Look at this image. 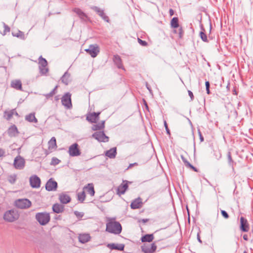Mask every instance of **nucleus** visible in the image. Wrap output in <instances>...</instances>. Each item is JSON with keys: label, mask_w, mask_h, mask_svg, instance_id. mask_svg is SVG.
Returning <instances> with one entry per match:
<instances>
[{"label": "nucleus", "mask_w": 253, "mask_h": 253, "mask_svg": "<svg viewBox=\"0 0 253 253\" xmlns=\"http://www.w3.org/2000/svg\"><path fill=\"white\" fill-rule=\"evenodd\" d=\"M122 230V225L118 221H110L106 223V231L109 233L119 234Z\"/></svg>", "instance_id": "f257e3e1"}, {"label": "nucleus", "mask_w": 253, "mask_h": 253, "mask_svg": "<svg viewBox=\"0 0 253 253\" xmlns=\"http://www.w3.org/2000/svg\"><path fill=\"white\" fill-rule=\"evenodd\" d=\"M36 218L41 225H44L49 221L50 215L46 212H39L36 214Z\"/></svg>", "instance_id": "f03ea898"}, {"label": "nucleus", "mask_w": 253, "mask_h": 253, "mask_svg": "<svg viewBox=\"0 0 253 253\" xmlns=\"http://www.w3.org/2000/svg\"><path fill=\"white\" fill-rule=\"evenodd\" d=\"M19 217L18 212L14 210L8 211L5 212L3 215V218L5 220L8 222H13L17 220Z\"/></svg>", "instance_id": "7ed1b4c3"}, {"label": "nucleus", "mask_w": 253, "mask_h": 253, "mask_svg": "<svg viewBox=\"0 0 253 253\" xmlns=\"http://www.w3.org/2000/svg\"><path fill=\"white\" fill-rule=\"evenodd\" d=\"M31 205V202L28 199H19L15 201V206L20 209H28Z\"/></svg>", "instance_id": "20e7f679"}, {"label": "nucleus", "mask_w": 253, "mask_h": 253, "mask_svg": "<svg viewBox=\"0 0 253 253\" xmlns=\"http://www.w3.org/2000/svg\"><path fill=\"white\" fill-rule=\"evenodd\" d=\"M39 69L42 75H45L48 72L46 60L41 56L39 58Z\"/></svg>", "instance_id": "39448f33"}, {"label": "nucleus", "mask_w": 253, "mask_h": 253, "mask_svg": "<svg viewBox=\"0 0 253 253\" xmlns=\"http://www.w3.org/2000/svg\"><path fill=\"white\" fill-rule=\"evenodd\" d=\"M62 105L67 109H70L72 107L71 102V94L69 92L66 93L61 98Z\"/></svg>", "instance_id": "423d86ee"}, {"label": "nucleus", "mask_w": 253, "mask_h": 253, "mask_svg": "<svg viewBox=\"0 0 253 253\" xmlns=\"http://www.w3.org/2000/svg\"><path fill=\"white\" fill-rule=\"evenodd\" d=\"M68 153L69 155L72 157L80 156L81 154V152L79 149L78 144L75 143L70 145L69 148Z\"/></svg>", "instance_id": "0eeeda50"}, {"label": "nucleus", "mask_w": 253, "mask_h": 253, "mask_svg": "<svg viewBox=\"0 0 253 253\" xmlns=\"http://www.w3.org/2000/svg\"><path fill=\"white\" fill-rule=\"evenodd\" d=\"M85 51L88 53L92 57L94 58L97 56L100 52L99 46L96 44H90L89 48L85 49Z\"/></svg>", "instance_id": "6e6552de"}, {"label": "nucleus", "mask_w": 253, "mask_h": 253, "mask_svg": "<svg viewBox=\"0 0 253 253\" xmlns=\"http://www.w3.org/2000/svg\"><path fill=\"white\" fill-rule=\"evenodd\" d=\"M92 137L99 142H108L109 137L106 135L104 131H97L92 134Z\"/></svg>", "instance_id": "1a4fd4ad"}, {"label": "nucleus", "mask_w": 253, "mask_h": 253, "mask_svg": "<svg viewBox=\"0 0 253 253\" xmlns=\"http://www.w3.org/2000/svg\"><path fill=\"white\" fill-rule=\"evenodd\" d=\"M25 160L20 156H17L14 161L13 165L16 169H23L25 166Z\"/></svg>", "instance_id": "9d476101"}, {"label": "nucleus", "mask_w": 253, "mask_h": 253, "mask_svg": "<svg viewBox=\"0 0 253 253\" xmlns=\"http://www.w3.org/2000/svg\"><path fill=\"white\" fill-rule=\"evenodd\" d=\"M57 186V182L51 178L47 181L45 184V189L48 191H55L56 190Z\"/></svg>", "instance_id": "9b49d317"}, {"label": "nucleus", "mask_w": 253, "mask_h": 253, "mask_svg": "<svg viewBox=\"0 0 253 253\" xmlns=\"http://www.w3.org/2000/svg\"><path fill=\"white\" fill-rule=\"evenodd\" d=\"M91 8L96 12L98 15H99L105 21L109 22L110 19L108 16H107L103 9H100L99 7L93 6Z\"/></svg>", "instance_id": "f8f14e48"}, {"label": "nucleus", "mask_w": 253, "mask_h": 253, "mask_svg": "<svg viewBox=\"0 0 253 253\" xmlns=\"http://www.w3.org/2000/svg\"><path fill=\"white\" fill-rule=\"evenodd\" d=\"M130 183L127 180H123L122 183L117 188V194L121 195L124 194L128 188V183Z\"/></svg>", "instance_id": "ddd939ff"}, {"label": "nucleus", "mask_w": 253, "mask_h": 253, "mask_svg": "<svg viewBox=\"0 0 253 253\" xmlns=\"http://www.w3.org/2000/svg\"><path fill=\"white\" fill-rule=\"evenodd\" d=\"M30 185L33 188H39L41 185L40 178L37 175H33L30 178Z\"/></svg>", "instance_id": "4468645a"}, {"label": "nucleus", "mask_w": 253, "mask_h": 253, "mask_svg": "<svg viewBox=\"0 0 253 253\" xmlns=\"http://www.w3.org/2000/svg\"><path fill=\"white\" fill-rule=\"evenodd\" d=\"M240 230L243 232H248L250 227L247 220L243 216L240 218Z\"/></svg>", "instance_id": "2eb2a0df"}, {"label": "nucleus", "mask_w": 253, "mask_h": 253, "mask_svg": "<svg viewBox=\"0 0 253 253\" xmlns=\"http://www.w3.org/2000/svg\"><path fill=\"white\" fill-rule=\"evenodd\" d=\"M59 200L62 204H67L71 202V198L68 194L63 192L59 195Z\"/></svg>", "instance_id": "dca6fc26"}, {"label": "nucleus", "mask_w": 253, "mask_h": 253, "mask_svg": "<svg viewBox=\"0 0 253 253\" xmlns=\"http://www.w3.org/2000/svg\"><path fill=\"white\" fill-rule=\"evenodd\" d=\"M19 132L15 125L10 126L7 130V134L10 137H15L18 135Z\"/></svg>", "instance_id": "f3484780"}, {"label": "nucleus", "mask_w": 253, "mask_h": 253, "mask_svg": "<svg viewBox=\"0 0 253 253\" xmlns=\"http://www.w3.org/2000/svg\"><path fill=\"white\" fill-rule=\"evenodd\" d=\"M142 205V200L140 197H138L134 200L130 204V208L133 210L138 209L140 208Z\"/></svg>", "instance_id": "a211bd4d"}, {"label": "nucleus", "mask_w": 253, "mask_h": 253, "mask_svg": "<svg viewBox=\"0 0 253 253\" xmlns=\"http://www.w3.org/2000/svg\"><path fill=\"white\" fill-rule=\"evenodd\" d=\"M107 247L110 249L116 250L120 251H123L125 248V245L124 244H115V243H111L108 244L107 245Z\"/></svg>", "instance_id": "6ab92c4d"}, {"label": "nucleus", "mask_w": 253, "mask_h": 253, "mask_svg": "<svg viewBox=\"0 0 253 253\" xmlns=\"http://www.w3.org/2000/svg\"><path fill=\"white\" fill-rule=\"evenodd\" d=\"M73 11L79 16L82 20L86 21L88 19V16L87 15L84 13L81 9L79 8H75L73 9Z\"/></svg>", "instance_id": "aec40b11"}, {"label": "nucleus", "mask_w": 253, "mask_h": 253, "mask_svg": "<svg viewBox=\"0 0 253 253\" xmlns=\"http://www.w3.org/2000/svg\"><path fill=\"white\" fill-rule=\"evenodd\" d=\"M113 62H114L115 64L117 66V67L119 69H124V68L123 67V65L122 63V60L121 58V57L116 54L114 55L113 58Z\"/></svg>", "instance_id": "412c9836"}, {"label": "nucleus", "mask_w": 253, "mask_h": 253, "mask_svg": "<svg viewBox=\"0 0 253 253\" xmlns=\"http://www.w3.org/2000/svg\"><path fill=\"white\" fill-rule=\"evenodd\" d=\"M105 155L110 159H114L117 155V148L113 147L105 152Z\"/></svg>", "instance_id": "4be33fe9"}, {"label": "nucleus", "mask_w": 253, "mask_h": 253, "mask_svg": "<svg viewBox=\"0 0 253 253\" xmlns=\"http://www.w3.org/2000/svg\"><path fill=\"white\" fill-rule=\"evenodd\" d=\"M52 211L56 213H62L64 211V206L58 203L54 204L52 206Z\"/></svg>", "instance_id": "5701e85b"}, {"label": "nucleus", "mask_w": 253, "mask_h": 253, "mask_svg": "<svg viewBox=\"0 0 253 253\" xmlns=\"http://www.w3.org/2000/svg\"><path fill=\"white\" fill-rule=\"evenodd\" d=\"M11 86L17 90H22V83L20 80H13L11 83Z\"/></svg>", "instance_id": "b1692460"}, {"label": "nucleus", "mask_w": 253, "mask_h": 253, "mask_svg": "<svg viewBox=\"0 0 253 253\" xmlns=\"http://www.w3.org/2000/svg\"><path fill=\"white\" fill-rule=\"evenodd\" d=\"M25 120L30 123H38V120L35 117V113H32L25 116Z\"/></svg>", "instance_id": "393cba45"}, {"label": "nucleus", "mask_w": 253, "mask_h": 253, "mask_svg": "<svg viewBox=\"0 0 253 253\" xmlns=\"http://www.w3.org/2000/svg\"><path fill=\"white\" fill-rule=\"evenodd\" d=\"M90 239V236L88 234H83L79 236V242L83 244L87 242Z\"/></svg>", "instance_id": "a878e982"}, {"label": "nucleus", "mask_w": 253, "mask_h": 253, "mask_svg": "<svg viewBox=\"0 0 253 253\" xmlns=\"http://www.w3.org/2000/svg\"><path fill=\"white\" fill-rule=\"evenodd\" d=\"M86 190L87 192L90 194L91 196H93L95 194L93 184L92 183H88L86 186L84 187Z\"/></svg>", "instance_id": "bb28decb"}, {"label": "nucleus", "mask_w": 253, "mask_h": 253, "mask_svg": "<svg viewBox=\"0 0 253 253\" xmlns=\"http://www.w3.org/2000/svg\"><path fill=\"white\" fill-rule=\"evenodd\" d=\"M154 236L152 234H146L141 238L142 242H151L154 239Z\"/></svg>", "instance_id": "cd10ccee"}, {"label": "nucleus", "mask_w": 253, "mask_h": 253, "mask_svg": "<svg viewBox=\"0 0 253 253\" xmlns=\"http://www.w3.org/2000/svg\"><path fill=\"white\" fill-rule=\"evenodd\" d=\"M170 25L172 28L176 29L179 28L178 18L177 17L172 18L170 21Z\"/></svg>", "instance_id": "c85d7f7f"}, {"label": "nucleus", "mask_w": 253, "mask_h": 253, "mask_svg": "<svg viewBox=\"0 0 253 253\" xmlns=\"http://www.w3.org/2000/svg\"><path fill=\"white\" fill-rule=\"evenodd\" d=\"M86 120L91 123H96L97 120L96 118L95 112L88 114L86 118Z\"/></svg>", "instance_id": "c756f323"}, {"label": "nucleus", "mask_w": 253, "mask_h": 253, "mask_svg": "<svg viewBox=\"0 0 253 253\" xmlns=\"http://www.w3.org/2000/svg\"><path fill=\"white\" fill-rule=\"evenodd\" d=\"M202 31L200 32V37L201 39V40L205 42H209V40L208 39L207 36L206 34L205 33V29L202 27H201Z\"/></svg>", "instance_id": "7c9ffc66"}, {"label": "nucleus", "mask_w": 253, "mask_h": 253, "mask_svg": "<svg viewBox=\"0 0 253 253\" xmlns=\"http://www.w3.org/2000/svg\"><path fill=\"white\" fill-rule=\"evenodd\" d=\"M105 127V121H102L101 123L98 124L93 125L92 126L93 130H99L103 129Z\"/></svg>", "instance_id": "2f4dec72"}, {"label": "nucleus", "mask_w": 253, "mask_h": 253, "mask_svg": "<svg viewBox=\"0 0 253 253\" xmlns=\"http://www.w3.org/2000/svg\"><path fill=\"white\" fill-rule=\"evenodd\" d=\"M49 148L54 149L56 148V141L54 137H52L48 142Z\"/></svg>", "instance_id": "473e14b6"}, {"label": "nucleus", "mask_w": 253, "mask_h": 253, "mask_svg": "<svg viewBox=\"0 0 253 253\" xmlns=\"http://www.w3.org/2000/svg\"><path fill=\"white\" fill-rule=\"evenodd\" d=\"M14 110L10 111H5L4 112V117L7 120H9L14 114Z\"/></svg>", "instance_id": "72a5a7b5"}, {"label": "nucleus", "mask_w": 253, "mask_h": 253, "mask_svg": "<svg viewBox=\"0 0 253 253\" xmlns=\"http://www.w3.org/2000/svg\"><path fill=\"white\" fill-rule=\"evenodd\" d=\"M182 159L183 160V162L184 163L186 167L192 169L195 172H198L197 168H196L195 167H193L192 165H191V164L183 157H182Z\"/></svg>", "instance_id": "f704fd0d"}, {"label": "nucleus", "mask_w": 253, "mask_h": 253, "mask_svg": "<svg viewBox=\"0 0 253 253\" xmlns=\"http://www.w3.org/2000/svg\"><path fill=\"white\" fill-rule=\"evenodd\" d=\"M173 32L175 34H177L179 39H182L183 37L184 31L181 26L179 28L178 31L175 29L173 31Z\"/></svg>", "instance_id": "c9c22d12"}, {"label": "nucleus", "mask_w": 253, "mask_h": 253, "mask_svg": "<svg viewBox=\"0 0 253 253\" xmlns=\"http://www.w3.org/2000/svg\"><path fill=\"white\" fill-rule=\"evenodd\" d=\"M141 251L144 253H152L150 250V246L144 244L141 246Z\"/></svg>", "instance_id": "e433bc0d"}, {"label": "nucleus", "mask_w": 253, "mask_h": 253, "mask_svg": "<svg viewBox=\"0 0 253 253\" xmlns=\"http://www.w3.org/2000/svg\"><path fill=\"white\" fill-rule=\"evenodd\" d=\"M57 87L58 86L56 85L49 93L44 94V96L46 99H49L52 97L55 94Z\"/></svg>", "instance_id": "4c0bfd02"}, {"label": "nucleus", "mask_w": 253, "mask_h": 253, "mask_svg": "<svg viewBox=\"0 0 253 253\" xmlns=\"http://www.w3.org/2000/svg\"><path fill=\"white\" fill-rule=\"evenodd\" d=\"M69 75L67 73V72H65L61 78L62 82L63 83L67 85L69 83Z\"/></svg>", "instance_id": "58836bf2"}, {"label": "nucleus", "mask_w": 253, "mask_h": 253, "mask_svg": "<svg viewBox=\"0 0 253 253\" xmlns=\"http://www.w3.org/2000/svg\"><path fill=\"white\" fill-rule=\"evenodd\" d=\"M85 198V194L84 191L78 193V199L81 203H83Z\"/></svg>", "instance_id": "ea45409f"}, {"label": "nucleus", "mask_w": 253, "mask_h": 253, "mask_svg": "<svg viewBox=\"0 0 253 253\" xmlns=\"http://www.w3.org/2000/svg\"><path fill=\"white\" fill-rule=\"evenodd\" d=\"M12 34L13 36L20 38L21 39H24V34L23 32L20 31H18L17 33L12 32Z\"/></svg>", "instance_id": "a19ab883"}, {"label": "nucleus", "mask_w": 253, "mask_h": 253, "mask_svg": "<svg viewBox=\"0 0 253 253\" xmlns=\"http://www.w3.org/2000/svg\"><path fill=\"white\" fill-rule=\"evenodd\" d=\"M227 159L228 162L230 166L233 167L234 161L232 158L231 153L230 152H228L227 153Z\"/></svg>", "instance_id": "79ce46f5"}, {"label": "nucleus", "mask_w": 253, "mask_h": 253, "mask_svg": "<svg viewBox=\"0 0 253 253\" xmlns=\"http://www.w3.org/2000/svg\"><path fill=\"white\" fill-rule=\"evenodd\" d=\"M7 179L10 183L13 184L16 180V175H9Z\"/></svg>", "instance_id": "37998d69"}, {"label": "nucleus", "mask_w": 253, "mask_h": 253, "mask_svg": "<svg viewBox=\"0 0 253 253\" xmlns=\"http://www.w3.org/2000/svg\"><path fill=\"white\" fill-rule=\"evenodd\" d=\"M3 27H4V30H3L2 35H5L7 33H8L10 32V29L8 25L5 24V23H3Z\"/></svg>", "instance_id": "c03bdc74"}, {"label": "nucleus", "mask_w": 253, "mask_h": 253, "mask_svg": "<svg viewBox=\"0 0 253 253\" xmlns=\"http://www.w3.org/2000/svg\"><path fill=\"white\" fill-rule=\"evenodd\" d=\"M60 162V160L55 157H53L51 159V161L50 164L51 165H58Z\"/></svg>", "instance_id": "a18cd8bd"}, {"label": "nucleus", "mask_w": 253, "mask_h": 253, "mask_svg": "<svg viewBox=\"0 0 253 253\" xmlns=\"http://www.w3.org/2000/svg\"><path fill=\"white\" fill-rule=\"evenodd\" d=\"M206 92L208 94H211V91L210 90V84L209 81H206L205 83Z\"/></svg>", "instance_id": "49530a36"}, {"label": "nucleus", "mask_w": 253, "mask_h": 253, "mask_svg": "<svg viewBox=\"0 0 253 253\" xmlns=\"http://www.w3.org/2000/svg\"><path fill=\"white\" fill-rule=\"evenodd\" d=\"M138 42L142 46H146L148 45V43L145 41H143L141 39L138 38Z\"/></svg>", "instance_id": "de8ad7c7"}, {"label": "nucleus", "mask_w": 253, "mask_h": 253, "mask_svg": "<svg viewBox=\"0 0 253 253\" xmlns=\"http://www.w3.org/2000/svg\"><path fill=\"white\" fill-rule=\"evenodd\" d=\"M221 215L226 219H227L229 218V215L228 213L224 210H221Z\"/></svg>", "instance_id": "09e8293b"}, {"label": "nucleus", "mask_w": 253, "mask_h": 253, "mask_svg": "<svg viewBox=\"0 0 253 253\" xmlns=\"http://www.w3.org/2000/svg\"><path fill=\"white\" fill-rule=\"evenodd\" d=\"M157 249V246L155 243H152L150 246V250L152 252V253H153L156 251Z\"/></svg>", "instance_id": "8fccbe9b"}, {"label": "nucleus", "mask_w": 253, "mask_h": 253, "mask_svg": "<svg viewBox=\"0 0 253 253\" xmlns=\"http://www.w3.org/2000/svg\"><path fill=\"white\" fill-rule=\"evenodd\" d=\"M164 126H165V127L166 131H167V133L169 135H170V130L168 127V124H167L166 120H164Z\"/></svg>", "instance_id": "3c124183"}, {"label": "nucleus", "mask_w": 253, "mask_h": 253, "mask_svg": "<svg viewBox=\"0 0 253 253\" xmlns=\"http://www.w3.org/2000/svg\"><path fill=\"white\" fill-rule=\"evenodd\" d=\"M75 214L78 218H82L84 216V213L82 212H79L78 211H75L74 212Z\"/></svg>", "instance_id": "603ef678"}, {"label": "nucleus", "mask_w": 253, "mask_h": 253, "mask_svg": "<svg viewBox=\"0 0 253 253\" xmlns=\"http://www.w3.org/2000/svg\"><path fill=\"white\" fill-rule=\"evenodd\" d=\"M138 166V164L137 163H134L133 164H129L128 167L126 169H131L132 167H133L134 166Z\"/></svg>", "instance_id": "864d4df0"}, {"label": "nucleus", "mask_w": 253, "mask_h": 253, "mask_svg": "<svg viewBox=\"0 0 253 253\" xmlns=\"http://www.w3.org/2000/svg\"><path fill=\"white\" fill-rule=\"evenodd\" d=\"M188 93L189 96L190 97L191 101H193L194 98V96L193 92L191 90H188Z\"/></svg>", "instance_id": "5fc2aeb1"}, {"label": "nucleus", "mask_w": 253, "mask_h": 253, "mask_svg": "<svg viewBox=\"0 0 253 253\" xmlns=\"http://www.w3.org/2000/svg\"><path fill=\"white\" fill-rule=\"evenodd\" d=\"M5 154V151L3 149L0 148V158L3 157Z\"/></svg>", "instance_id": "6e6d98bb"}, {"label": "nucleus", "mask_w": 253, "mask_h": 253, "mask_svg": "<svg viewBox=\"0 0 253 253\" xmlns=\"http://www.w3.org/2000/svg\"><path fill=\"white\" fill-rule=\"evenodd\" d=\"M199 134L200 139L201 141V142L203 141H204V137L202 136V133H201V131L200 130H199Z\"/></svg>", "instance_id": "4d7b16f0"}, {"label": "nucleus", "mask_w": 253, "mask_h": 253, "mask_svg": "<svg viewBox=\"0 0 253 253\" xmlns=\"http://www.w3.org/2000/svg\"><path fill=\"white\" fill-rule=\"evenodd\" d=\"M197 240H198V241L200 243H202V240H201L199 232H198V233H197Z\"/></svg>", "instance_id": "13d9d810"}, {"label": "nucleus", "mask_w": 253, "mask_h": 253, "mask_svg": "<svg viewBox=\"0 0 253 253\" xmlns=\"http://www.w3.org/2000/svg\"><path fill=\"white\" fill-rule=\"evenodd\" d=\"M169 13L170 16H172L174 14V10L171 8L169 9Z\"/></svg>", "instance_id": "bf43d9fd"}, {"label": "nucleus", "mask_w": 253, "mask_h": 253, "mask_svg": "<svg viewBox=\"0 0 253 253\" xmlns=\"http://www.w3.org/2000/svg\"><path fill=\"white\" fill-rule=\"evenodd\" d=\"M148 220H149V219L147 218H143V219H141L139 221L142 222L143 223H145L147 222V221H148Z\"/></svg>", "instance_id": "052dcab7"}, {"label": "nucleus", "mask_w": 253, "mask_h": 253, "mask_svg": "<svg viewBox=\"0 0 253 253\" xmlns=\"http://www.w3.org/2000/svg\"><path fill=\"white\" fill-rule=\"evenodd\" d=\"M243 239L245 241L248 240V236L247 234H245L243 235Z\"/></svg>", "instance_id": "680f3d73"}, {"label": "nucleus", "mask_w": 253, "mask_h": 253, "mask_svg": "<svg viewBox=\"0 0 253 253\" xmlns=\"http://www.w3.org/2000/svg\"><path fill=\"white\" fill-rule=\"evenodd\" d=\"M100 112L95 113V116H96V118L97 120V121L98 120L99 115H100Z\"/></svg>", "instance_id": "e2e57ef3"}, {"label": "nucleus", "mask_w": 253, "mask_h": 253, "mask_svg": "<svg viewBox=\"0 0 253 253\" xmlns=\"http://www.w3.org/2000/svg\"><path fill=\"white\" fill-rule=\"evenodd\" d=\"M144 105H145V107H146V109H147V110H148V105H147V103H146V101H145V100H144Z\"/></svg>", "instance_id": "0e129e2a"}, {"label": "nucleus", "mask_w": 253, "mask_h": 253, "mask_svg": "<svg viewBox=\"0 0 253 253\" xmlns=\"http://www.w3.org/2000/svg\"><path fill=\"white\" fill-rule=\"evenodd\" d=\"M55 100H59V98H58V96H55Z\"/></svg>", "instance_id": "69168bd1"}, {"label": "nucleus", "mask_w": 253, "mask_h": 253, "mask_svg": "<svg viewBox=\"0 0 253 253\" xmlns=\"http://www.w3.org/2000/svg\"><path fill=\"white\" fill-rule=\"evenodd\" d=\"M243 253H248L246 251H245Z\"/></svg>", "instance_id": "338daca9"}, {"label": "nucleus", "mask_w": 253, "mask_h": 253, "mask_svg": "<svg viewBox=\"0 0 253 253\" xmlns=\"http://www.w3.org/2000/svg\"><path fill=\"white\" fill-rule=\"evenodd\" d=\"M147 88H148V89H149V90H150V91L151 90L149 88V87H148V86H147Z\"/></svg>", "instance_id": "774afa93"}]
</instances>
